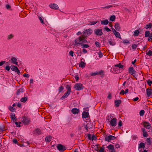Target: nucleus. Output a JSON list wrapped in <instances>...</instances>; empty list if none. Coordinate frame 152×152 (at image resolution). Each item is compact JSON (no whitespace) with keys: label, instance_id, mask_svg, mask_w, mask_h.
Listing matches in <instances>:
<instances>
[{"label":"nucleus","instance_id":"f257e3e1","mask_svg":"<svg viewBox=\"0 0 152 152\" xmlns=\"http://www.w3.org/2000/svg\"><path fill=\"white\" fill-rule=\"evenodd\" d=\"M87 39V38L82 34L75 39V43L73 45H76L78 44L81 45L85 43H87L88 42L86 40Z\"/></svg>","mask_w":152,"mask_h":152},{"label":"nucleus","instance_id":"f03ea898","mask_svg":"<svg viewBox=\"0 0 152 152\" xmlns=\"http://www.w3.org/2000/svg\"><path fill=\"white\" fill-rule=\"evenodd\" d=\"M66 88L67 89V91L66 92L63 96L61 98V99H64L67 97L69 95L71 92V87L70 85L69 84L66 85Z\"/></svg>","mask_w":152,"mask_h":152},{"label":"nucleus","instance_id":"7ed1b4c3","mask_svg":"<svg viewBox=\"0 0 152 152\" xmlns=\"http://www.w3.org/2000/svg\"><path fill=\"white\" fill-rule=\"evenodd\" d=\"M92 31V30L91 28L88 29L83 31L82 32V34L87 38L88 36L91 34Z\"/></svg>","mask_w":152,"mask_h":152},{"label":"nucleus","instance_id":"20e7f679","mask_svg":"<svg viewBox=\"0 0 152 152\" xmlns=\"http://www.w3.org/2000/svg\"><path fill=\"white\" fill-rule=\"evenodd\" d=\"M74 87L76 90L78 91L82 90L84 88V87L83 84L80 83H76Z\"/></svg>","mask_w":152,"mask_h":152},{"label":"nucleus","instance_id":"39448f33","mask_svg":"<svg viewBox=\"0 0 152 152\" xmlns=\"http://www.w3.org/2000/svg\"><path fill=\"white\" fill-rule=\"evenodd\" d=\"M21 121L25 125H28V124L30 121V118L26 117H23L21 119Z\"/></svg>","mask_w":152,"mask_h":152},{"label":"nucleus","instance_id":"423d86ee","mask_svg":"<svg viewBox=\"0 0 152 152\" xmlns=\"http://www.w3.org/2000/svg\"><path fill=\"white\" fill-rule=\"evenodd\" d=\"M116 137L113 135H110L109 136L106 135L105 137L104 140L106 141H107L108 142H110L111 140H114L115 139Z\"/></svg>","mask_w":152,"mask_h":152},{"label":"nucleus","instance_id":"0eeeda50","mask_svg":"<svg viewBox=\"0 0 152 152\" xmlns=\"http://www.w3.org/2000/svg\"><path fill=\"white\" fill-rule=\"evenodd\" d=\"M109 122L110 125L114 127L116 126L117 125V119L115 118H112Z\"/></svg>","mask_w":152,"mask_h":152},{"label":"nucleus","instance_id":"6e6552de","mask_svg":"<svg viewBox=\"0 0 152 152\" xmlns=\"http://www.w3.org/2000/svg\"><path fill=\"white\" fill-rule=\"evenodd\" d=\"M95 34L98 36H101L103 34L102 29H96L94 30Z\"/></svg>","mask_w":152,"mask_h":152},{"label":"nucleus","instance_id":"1a4fd4ad","mask_svg":"<svg viewBox=\"0 0 152 152\" xmlns=\"http://www.w3.org/2000/svg\"><path fill=\"white\" fill-rule=\"evenodd\" d=\"M57 148L61 152H63L66 149L65 146L61 144H58Z\"/></svg>","mask_w":152,"mask_h":152},{"label":"nucleus","instance_id":"9d476101","mask_svg":"<svg viewBox=\"0 0 152 152\" xmlns=\"http://www.w3.org/2000/svg\"><path fill=\"white\" fill-rule=\"evenodd\" d=\"M128 71L129 73H130L131 75H133V76H135L136 71L132 67L130 66L129 67Z\"/></svg>","mask_w":152,"mask_h":152},{"label":"nucleus","instance_id":"9b49d317","mask_svg":"<svg viewBox=\"0 0 152 152\" xmlns=\"http://www.w3.org/2000/svg\"><path fill=\"white\" fill-rule=\"evenodd\" d=\"M98 144H97L96 145L97 146L96 148H95L96 151H97V152H104V151H105L104 150V149L105 148L104 145H103L102 147L100 148V149H98L99 148L98 147Z\"/></svg>","mask_w":152,"mask_h":152},{"label":"nucleus","instance_id":"f8f14e48","mask_svg":"<svg viewBox=\"0 0 152 152\" xmlns=\"http://www.w3.org/2000/svg\"><path fill=\"white\" fill-rule=\"evenodd\" d=\"M107 148L108 149L110 152H115L114 146L113 145L110 144Z\"/></svg>","mask_w":152,"mask_h":152},{"label":"nucleus","instance_id":"ddd939ff","mask_svg":"<svg viewBox=\"0 0 152 152\" xmlns=\"http://www.w3.org/2000/svg\"><path fill=\"white\" fill-rule=\"evenodd\" d=\"M89 116V114L88 112L83 111L82 113V118H86Z\"/></svg>","mask_w":152,"mask_h":152},{"label":"nucleus","instance_id":"4468645a","mask_svg":"<svg viewBox=\"0 0 152 152\" xmlns=\"http://www.w3.org/2000/svg\"><path fill=\"white\" fill-rule=\"evenodd\" d=\"M41 131L39 128H37L33 131V134L37 135L41 134Z\"/></svg>","mask_w":152,"mask_h":152},{"label":"nucleus","instance_id":"2eb2a0df","mask_svg":"<svg viewBox=\"0 0 152 152\" xmlns=\"http://www.w3.org/2000/svg\"><path fill=\"white\" fill-rule=\"evenodd\" d=\"M50 7L51 9L56 10L58 9L59 8L58 5L55 4H50Z\"/></svg>","mask_w":152,"mask_h":152},{"label":"nucleus","instance_id":"dca6fc26","mask_svg":"<svg viewBox=\"0 0 152 152\" xmlns=\"http://www.w3.org/2000/svg\"><path fill=\"white\" fill-rule=\"evenodd\" d=\"M143 125L144 126L148 129H149L151 127V124L148 122L146 121L144 122Z\"/></svg>","mask_w":152,"mask_h":152},{"label":"nucleus","instance_id":"f3484780","mask_svg":"<svg viewBox=\"0 0 152 152\" xmlns=\"http://www.w3.org/2000/svg\"><path fill=\"white\" fill-rule=\"evenodd\" d=\"M71 111L73 114H78L80 112V110L79 109L74 108L72 109L71 110Z\"/></svg>","mask_w":152,"mask_h":152},{"label":"nucleus","instance_id":"a211bd4d","mask_svg":"<svg viewBox=\"0 0 152 152\" xmlns=\"http://www.w3.org/2000/svg\"><path fill=\"white\" fill-rule=\"evenodd\" d=\"M11 60L12 61V62L13 64L17 65H18V62H17V59L15 57H12L11 58Z\"/></svg>","mask_w":152,"mask_h":152},{"label":"nucleus","instance_id":"6ab92c4d","mask_svg":"<svg viewBox=\"0 0 152 152\" xmlns=\"http://www.w3.org/2000/svg\"><path fill=\"white\" fill-rule=\"evenodd\" d=\"M145 148V143L143 142H141L140 144H139V146L138 147V149L139 151L140 152H141L142 151V149H141V150H140V148H142L144 149Z\"/></svg>","mask_w":152,"mask_h":152},{"label":"nucleus","instance_id":"aec40b11","mask_svg":"<svg viewBox=\"0 0 152 152\" xmlns=\"http://www.w3.org/2000/svg\"><path fill=\"white\" fill-rule=\"evenodd\" d=\"M152 93V89L148 88L146 90L147 95L148 96H149Z\"/></svg>","mask_w":152,"mask_h":152},{"label":"nucleus","instance_id":"412c9836","mask_svg":"<svg viewBox=\"0 0 152 152\" xmlns=\"http://www.w3.org/2000/svg\"><path fill=\"white\" fill-rule=\"evenodd\" d=\"M114 27L118 31H119L120 30V26L119 23L118 22L115 23Z\"/></svg>","mask_w":152,"mask_h":152},{"label":"nucleus","instance_id":"4be33fe9","mask_svg":"<svg viewBox=\"0 0 152 152\" xmlns=\"http://www.w3.org/2000/svg\"><path fill=\"white\" fill-rule=\"evenodd\" d=\"M10 116L12 120L13 121H16V118L15 116V114L14 113H11Z\"/></svg>","mask_w":152,"mask_h":152},{"label":"nucleus","instance_id":"5701e85b","mask_svg":"<svg viewBox=\"0 0 152 152\" xmlns=\"http://www.w3.org/2000/svg\"><path fill=\"white\" fill-rule=\"evenodd\" d=\"M86 65V63L84 62L81 60L80 63L79 64V66L80 67L82 68H83Z\"/></svg>","mask_w":152,"mask_h":152},{"label":"nucleus","instance_id":"b1692460","mask_svg":"<svg viewBox=\"0 0 152 152\" xmlns=\"http://www.w3.org/2000/svg\"><path fill=\"white\" fill-rule=\"evenodd\" d=\"M108 42L112 46H114L116 44L115 41L111 39H110L108 40Z\"/></svg>","mask_w":152,"mask_h":152},{"label":"nucleus","instance_id":"393cba45","mask_svg":"<svg viewBox=\"0 0 152 152\" xmlns=\"http://www.w3.org/2000/svg\"><path fill=\"white\" fill-rule=\"evenodd\" d=\"M101 23L102 25H106L108 24L109 21L107 19H105L101 21Z\"/></svg>","mask_w":152,"mask_h":152},{"label":"nucleus","instance_id":"a878e982","mask_svg":"<svg viewBox=\"0 0 152 152\" xmlns=\"http://www.w3.org/2000/svg\"><path fill=\"white\" fill-rule=\"evenodd\" d=\"M121 102L120 100H117L115 101V105L117 107H118Z\"/></svg>","mask_w":152,"mask_h":152},{"label":"nucleus","instance_id":"bb28decb","mask_svg":"<svg viewBox=\"0 0 152 152\" xmlns=\"http://www.w3.org/2000/svg\"><path fill=\"white\" fill-rule=\"evenodd\" d=\"M97 73L100 75L102 77H103L104 75V70H101L99 72H97Z\"/></svg>","mask_w":152,"mask_h":152},{"label":"nucleus","instance_id":"cd10ccee","mask_svg":"<svg viewBox=\"0 0 152 152\" xmlns=\"http://www.w3.org/2000/svg\"><path fill=\"white\" fill-rule=\"evenodd\" d=\"M24 91V89L22 88H20L18 89L16 92V94L19 95L20 94V93L23 92Z\"/></svg>","mask_w":152,"mask_h":152},{"label":"nucleus","instance_id":"c85d7f7f","mask_svg":"<svg viewBox=\"0 0 152 152\" xmlns=\"http://www.w3.org/2000/svg\"><path fill=\"white\" fill-rule=\"evenodd\" d=\"M10 68L13 71L15 72L18 69L16 66L14 65H11L10 66Z\"/></svg>","mask_w":152,"mask_h":152},{"label":"nucleus","instance_id":"c756f323","mask_svg":"<svg viewBox=\"0 0 152 152\" xmlns=\"http://www.w3.org/2000/svg\"><path fill=\"white\" fill-rule=\"evenodd\" d=\"M142 131L143 132V136L144 137H147L148 136V134L147 132L146 131H145V129L144 128H143L142 129Z\"/></svg>","mask_w":152,"mask_h":152},{"label":"nucleus","instance_id":"7c9ffc66","mask_svg":"<svg viewBox=\"0 0 152 152\" xmlns=\"http://www.w3.org/2000/svg\"><path fill=\"white\" fill-rule=\"evenodd\" d=\"M115 66L117 67L119 69H123L124 67V66L123 65L121 64V63H119L118 64L115 65Z\"/></svg>","mask_w":152,"mask_h":152},{"label":"nucleus","instance_id":"2f4dec72","mask_svg":"<svg viewBox=\"0 0 152 152\" xmlns=\"http://www.w3.org/2000/svg\"><path fill=\"white\" fill-rule=\"evenodd\" d=\"M28 99V98L27 96H26L25 97H23L22 98L20 99V101L21 102H22L25 103L27 101Z\"/></svg>","mask_w":152,"mask_h":152},{"label":"nucleus","instance_id":"473e14b6","mask_svg":"<svg viewBox=\"0 0 152 152\" xmlns=\"http://www.w3.org/2000/svg\"><path fill=\"white\" fill-rule=\"evenodd\" d=\"M115 19V16L114 15L111 16L110 17V20L112 22L114 21Z\"/></svg>","mask_w":152,"mask_h":152},{"label":"nucleus","instance_id":"72a5a7b5","mask_svg":"<svg viewBox=\"0 0 152 152\" xmlns=\"http://www.w3.org/2000/svg\"><path fill=\"white\" fill-rule=\"evenodd\" d=\"M38 18L39 19L41 23L42 24H44V21L43 20V18L42 17H41L39 16L38 15Z\"/></svg>","mask_w":152,"mask_h":152},{"label":"nucleus","instance_id":"f704fd0d","mask_svg":"<svg viewBox=\"0 0 152 152\" xmlns=\"http://www.w3.org/2000/svg\"><path fill=\"white\" fill-rule=\"evenodd\" d=\"M152 26V23H149L148 24L146 25L145 27V28L146 29H148V28H151Z\"/></svg>","mask_w":152,"mask_h":152},{"label":"nucleus","instance_id":"c9c22d12","mask_svg":"<svg viewBox=\"0 0 152 152\" xmlns=\"http://www.w3.org/2000/svg\"><path fill=\"white\" fill-rule=\"evenodd\" d=\"M51 137L50 136L49 137H47L45 138V140L46 142H50L51 140Z\"/></svg>","mask_w":152,"mask_h":152},{"label":"nucleus","instance_id":"e433bc0d","mask_svg":"<svg viewBox=\"0 0 152 152\" xmlns=\"http://www.w3.org/2000/svg\"><path fill=\"white\" fill-rule=\"evenodd\" d=\"M145 37H148V36H150V32L149 31H146L145 32Z\"/></svg>","mask_w":152,"mask_h":152},{"label":"nucleus","instance_id":"4c0bfd02","mask_svg":"<svg viewBox=\"0 0 152 152\" xmlns=\"http://www.w3.org/2000/svg\"><path fill=\"white\" fill-rule=\"evenodd\" d=\"M114 34L117 38H119L120 39H121L120 34L119 32H117L115 33Z\"/></svg>","mask_w":152,"mask_h":152},{"label":"nucleus","instance_id":"58836bf2","mask_svg":"<svg viewBox=\"0 0 152 152\" xmlns=\"http://www.w3.org/2000/svg\"><path fill=\"white\" fill-rule=\"evenodd\" d=\"M139 31L138 30H136L134 32V36H136L139 35Z\"/></svg>","mask_w":152,"mask_h":152},{"label":"nucleus","instance_id":"ea45409f","mask_svg":"<svg viewBox=\"0 0 152 152\" xmlns=\"http://www.w3.org/2000/svg\"><path fill=\"white\" fill-rule=\"evenodd\" d=\"M9 109L12 112H15V108L12 106H10L9 107Z\"/></svg>","mask_w":152,"mask_h":152},{"label":"nucleus","instance_id":"a19ab883","mask_svg":"<svg viewBox=\"0 0 152 152\" xmlns=\"http://www.w3.org/2000/svg\"><path fill=\"white\" fill-rule=\"evenodd\" d=\"M138 138V137L136 135H133L132 137V140H136Z\"/></svg>","mask_w":152,"mask_h":152},{"label":"nucleus","instance_id":"79ce46f5","mask_svg":"<svg viewBox=\"0 0 152 152\" xmlns=\"http://www.w3.org/2000/svg\"><path fill=\"white\" fill-rule=\"evenodd\" d=\"M13 142L15 144H17L18 145H19L20 146H21V145H20V144H19L18 142L17 141V140L16 139H13L12 140Z\"/></svg>","mask_w":152,"mask_h":152},{"label":"nucleus","instance_id":"37998d69","mask_svg":"<svg viewBox=\"0 0 152 152\" xmlns=\"http://www.w3.org/2000/svg\"><path fill=\"white\" fill-rule=\"evenodd\" d=\"M81 46H82V47L83 48H87L89 47V46L86 44H81Z\"/></svg>","mask_w":152,"mask_h":152},{"label":"nucleus","instance_id":"c03bdc74","mask_svg":"<svg viewBox=\"0 0 152 152\" xmlns=\"http://www.w3.org/2000/svg\"><path fill=\"white\" fill-rule=\"evenodd\" d=\"M64 87L62 86H61L58 89L59 91L58 93H60L64 89Z\"/></svg>","mask_w":152,"mask_h":152},{"label":"nucleus","instance_id":"a18cd8bd","mask_svg":"<svg viewBox=\"0 0 152 152\" xmlns=\"http://www.w3.org/2000/svg\"><path fill=\"white\" fill-rule=\"evenodd\" d=\"M140 115L141 116H143L145 113V111L144 110H141L140 112Z\"/></svg>","mask_w":152,"mask_h":152},{"label":"nucleus","instance_id":"49530a36","mask_svg":"<svg viewBox=\"0 0 152 152\" xmlns=\"http://www.w3.org/2000/svg\"><path fill=\"white\" fill-rule=\"evenodd\" d=\"M116 67L115 66V65L114 66V67H113L110 70V71L111 72H112V70H113V71H116L118 70V69H117Z\"/></svg>","mask_w":152,"mask_h":152},{"label":"nucleus","instance_id":"de8ad7c7","mask_svg":"<svg viewBox=\"0 0 152 152\" xmlns=\"http://www.w3.org/2000/svg\"><path fill=\"white\" fill-rule=\"evenodd\" d=\"M146 141H147V143H148V144L149 145H151V141L150 138H148L146 139Z\"/></svg>","mask_w":152,"mask_h":152},{"label":"nucleus","instance_id":"09e8293b","mask_svg":"<svg viewBox=\"0 0 152 152\" xmlns=\"http://www.w3.org/2000/svg\"><path fill=\"white\" fill-rule=\"evenodd\" d=\"M82 53V52L81 51V50H79L77 52V56H81V54Z\"/></svg>","mask_w":152,"mask_h":152},{"label":"nucleus","instance_id":"8fccbe9b","mask_svg":"<svg viewBox=\"0 0 152 152\" xmlns=\"http://www.w3.org/2000/svg\"><path fill=\"white\" fill-rule=\"evenodd\" d=\"M146 54L150 56H152V51L151 50L148 51L147 53Z\"/></svg>","mask_w":152,"mask_h":152},{"label":"nucleus","instance_id":"3c124183","mask_svg":"<svg viewBox=\"0 0 152 152\" xmlns=\"http://www.w3.org/2000/svg\"><path fill=\"white\" fill-rule=\"evenodd\" d=\"M122 42L124 44H125V43L129 44V43H130L129 42L127 39L123 40Z\"/></svg>","mask_w":152,"mask_h":152},{"label":"nucleus","instance_id":"603ef678","mask_svg":"<svg viewBox=\"0 0 152 152\" xmlns=\"http://www.w3.org/2000/svg\"><path fill=\"white\" fill-rule=\"evenodd\" d=\"M137 45L136 44H133L132 45V48L133 49H135L137 47Z\"/></svg>","mask_w":152,"mask_h":152},{"label":"nucleus","instance_id":"864d4df0","mask_svg":"<svg viewBox=\"0 0 152 152\" xmlns=\"http://www.w3.org/2000/svg\"><path fill=\"white\" fill-rule=\"evenodd\" d=\"M13 35L12 34H10L8 36V39H10L12 38L13 37Z\"/></svg>","mask_w":152,"mask_h":152},{"label":"nucleus","instance_id":"5fc2aeb1","mask_svg":"<svg viewBox=\"0 0 152 152\" xmlns=\"http://www.w3.org/2000/svg\"><path fill=\"white\" fill-rule=\"evenodd\" d=\"M95 44L97 47H100V43L97 41H96L95 42Z\"/></svg>","mask_w":152,"mask_h":152},{"label":"nucleus","instance_id":"6e6d98bb","mask_svg":"<svg viewBox=\"0 0 152 152\" xmlns=\"http://www.w3.org/2000/svg\"><path fill=\"white\" fill-rule=\"evenodd\" d=\"M113 6V5H109L105 7H103V8H106V9H109L111 7H112Z\"/></svg>","mask_w":152,"mask_h":152},{"label":"nucleus","instance_id":"4d7b16f0","mask_svg":"<svg viewBox=\"0 0 152 152\" xmlns=\"http://www.w3.org/2000/svg\"><path fill=\"white\" fill-rule=\"evenodd\" d=\"M69 55L73 57L74 56V53L72 50H71L69 53Z\"/></svg>","mask_w":152,"mask_h":152},{"label":"nucleus","instance_id":"13d9d810","mask_svg":"<svg viewBox=\"0 0 152 152\" xmlns=\"http://www.w3.org/2000/svg\"><path fill=\"white\" fill-rule=\"evenodd\" d=\"M122 125V122L121 120H120L118 122V126L119 127H121Z\"/></svg>","mask_w":152,"mask_h":152},{"label":"nucleus","instance_id":"bf43d9fd","mask_svg":"<svg viewBox=\"0 0 152 152\" xmlns=\"http://www.w3.org/2000/svg\"><path fill=\"white\" fill-rule=\"evenodd\" d=\"M98 22L97 21H92L90 22V25H94Z\"/></svg>","mask_w":152,"mask_h":152},{"label":"nucleus","instance_id":"052dcab7","mask_svg":"<svg viewBox=\"0 0 152 152\" xmlns=\"http://www.w3.org/2000/svg\"><path fill=\"white\" fill-rule=\"evenodd\" d=\"M104 29L107 32L110 31H111L110 29L107 26H105V27Z\"/></svg>","mask_w":152,"mask_h":152},{"label":"nucleus","instance_id":"680f3d73","mask_svg":"<svg viewBox=\"0 0 152 152\" xmlns=\"http://www.w3.org/2000/svg\"><path fill=\"white\" fill-rule=\"evenodd\" d=\"M97 75H98V73H97V72H94L93 73H91L90 74L91 76H95Z\"/></svg>","mask_w":152,"mask_h":152},{"label":"nucleus","instance_id":"e2e57ef3","mask_svg":"<svg viewBox=\"0 0 152 152\" xmlns=\"http://www.w3.org/2000/svg\"><path fill=\"white\" fill-rule=\"evenodd\" d=\"M147 83L148 84L149 86H151V84H152V81L150 80H148Z\"/></svg>","mask_w":152,"mask_h":152},{"label":"nucleus","instance_id":"0e129e2a","mask_svg":"<svg viewBox=\"0 0 152 152\" xmlns=\"http://www.w3.org/2000/svg\"><path fill=\"white\" fill-rule=\"evenodd\" d=\"M98 54L99 55V57L100 58L102 57L103 56V54L100 51L99 52Z\"/></svg>","mask_w":152,"mask_h":152},{"label":"nucleus","instance_id":"69168bd1","mask_svg":"<svg viewBox=\"0 0 152 152\" xmlns=\"http://www.w3.org/2000/svg\"><path fill=\"white\" fill-rule=\"evenodd\" d=\"M119 94H120L124 95V94H125V91L123 90H122L120 92Z\"/></svg>","mask_w":152,"mask_h":152},{"label":"nucleus","instance_id":"338daca9","mask_svg":"<svg viewBox=\"0 0 152 152\" xmlns=\"http://www.w3.org/2000/svg\"><path fill=\"white\" fill-rule=\"evenodd\" d=\"M96 136H95L94 135H93L92 136L91 140H95L96 139Z\"/></svg>","mask_w":152,"mask_h":152},{"label":"nucleus","instance_id":"774afa93","mask_svg":"<svg viewBox=\"0 0 152 152\" xmlns=\"http://www.w3.org/2000/svg\"><path fill=\"white\" fill-rule=\"evenodd\" d=\"M5 68L7 71H9L10 69V67L9 66H6Z\"/></svg>","mask_w":152,"mask_h":152}]
</instances>
